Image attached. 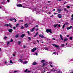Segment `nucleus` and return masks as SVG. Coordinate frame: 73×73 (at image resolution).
<instances>
[{
    "instance_id": "obj_30",
    "label": "nucleus",
    "mask_w": 73,
    "mask_h": 73,
    "mask_svg": "<svg viewBox=\"0 0 73 73\" xmlns=\"http://www.w3.org/2000/svg\"><path fill=\"white\" fill-rule=\"evenodd\" d=\"M65 24H64L63 26V27H62V28L63 29H64V28H65Z\"/></svg>"
},
{
    "instance_id": "obj_44",
    "label": "nucleus",
    "mask_w": 73,
    "mask_h": 73,
    "mask_svg": "<svg viewBox=\"0 0 73 73\" xmlns=\"http://www.w3.org/2000/svg\"><path fill=\"white\" fill-rule=\"evenodd\" d=\"M38 27V25H37L35 26V27Z\"/></svg>"
},
{
    "instance_id": "obj_40",
    "label": "nucleus",
    "mask_w": 73,
    "mask_h": 73,
    "mask_svg": "<svg viewBox=\"0 0 73 73\" xmlns=\"http://www.w3.org/2000/svg\"><path fill=\"white\" fill-rule=\"evenodd\" d=\"M20 44H21V42L20 41L18 42V45H20Z\"/></svg>"
},
{
    "instance_id": "obj_42",
    "label": "nucleus",
    "mask_w": 73,
    "mask_h": 73,
    "mask_svg": "<svg viewBox=\"0 0 73 73\" xmlns=\"http://www.w3.org/2000/svg\"><path fill=\"white\" fill-rule=\"evenodd\" d=\"M32 21H36V20L35 19H32Z\"/></svg>"
},
{
    "instance_id": "obj_36",
    "label": "nucleus",
    "mask_w": 73,
    "mask_h": 73,
    "mask_svg": "<svg viewBox=\"0 0 73 73\" xmlns=\"http://www.w3.org/2000/svg\"><path fill=\"white\" fill-rule=\"evenodd\" d=\"M58 25H54V28H56V27H57Z\"/></svg>"
},
{
    "instance_id": "obj_7",
    "label": "nucleus",
    "mask_w": 73,
    "mask_h": 73,
    "mask_svg": "<svg viewBox=\"0 0 73 73\" xmlns=\"http://www.w3.org/2000/svg\"><path fill=\"white\" fill-rule=\"evenodd\" d=\"M58 17L59 18H61L62 17V15L60 14L58 15Z\"/></svg>"
},
{
    "instance_id": "obj_14",
    "label": "nucleus",
    "mask_w": 73,
    "mask_h": 73,
    "mask_svg": "<svg viewBox=\"0 0 73 73\" xmlns=\"http://www.w3.org/2000/svg\"><path fill=\"white\" fill-rule=\"evenodd\" d=\"M62 9H58L57 10V12H60V11H62Z\"/></svg>"
},
{
    "instance_id": "obj_37",
    "label": "nucleus",
    "mask_w": 73,
    "mask_h": 73,
    "mask_svg": "<svg viewBox=\"0 0 73 73\" xmlns=\"http://www.w3.org/2000/svg\"><path fill=\"white\" fill-rule=\"evenodd\" d=\"M57 71V70H53V69H52L51 70V72H52V71Z\"/></svg>"
},
{
    "instance_id": "obj_53",
    "label": "nucleus",
    "mask_w": 73,
    "mask_h": 73,
    "mask_svg": "<svg viewBox=\"0 0 73 73\" xmlns=\"http://www.w3.org/2000/svg\"><path fill=\"white\" fill-rule=\"evenodd\" d=\"M35 54H36V56H38V54H37V53L36 52H35Z\"/></svg>"
},
{
    "instance_id": "obj_48",
    "label": "nucleus",
    "mask_w": 73,
    "mask_h": 73,
    "mask_svg": "<svg viewBox=\"0 0 73 73\" xmlns=\"http://www.w3.org/2000/svg\"><path fill=\"white\" fill-rule=\"evenodd\" d=\"M7 61H5L4 62V63H5V64H7Z\"/></svg>"
},
{
    "instance_id": "obj_6",
    "label": "nucleus",
    "mask_w": 73,
    "mask_h": 73,
    "mask_svg": "<svg viewBox=\"0 0 73 73\" xmlns=\"http://www.w3.org/2000/svg\"><path fill=\"white\" fill-rule=\"evenodd\" d=\"M25 36V34H23L22 35H21L20 36L22 38H23Z\"/></svg>"
},
{
    "instance_id": "obj_24",
    "label": "nucleus",
    "mask_w": 73,
    "mask_h": 73,
    "mask_svg": "<svg viewBox=\"0 0 73 73\" xmlns=\"http://www.w3.org/2000/svg\"><path fill=\"white\" fill-rule=\"evenodd\" d=\"M10 62L11 63V64H14V62H13L12 61V60H10Z\"/></svg>"
},
{
    "instance_id": "obj_58",
    "label": "nucleus",
    "mask_w": 73,
    "mask_h": 73,
    "mask_svg": "<svg viewBox=\"0 0 73 73\" xmlns=\"http://www.w3.org/2000/svg\"><path fill=\"white\" fill-rule=\"evenodd\" d=\"M51 2V1H48V3H50Z\"/></svg>"
},
{
    "instance_id": "obj_16",
    "label": "nucleus",
    "mask_w": 73,
    "mask_h": 73,
    "mask_svg": "<svg viewBox=\"0 0 73 73\" xmlns=\"http://www.w3.org/2000/svg\"><path fill=\"white\" fill-rule=\"evenodd\" d=\"M44 49H45V50H48V47L44 48Z\"/></svg>"
},
{
    "instance_id": "obj_3",
    "label": "nucleus",
    "mask_w": 73,
    "mask_h": 73,
    "mask_svg": "<svg viewBox=\"0 0 73 73\" xmlns=\"http://www.w3.org/2000/svg\"><path fill=\"white\" fill-rule=\"evenodd\" d=\"M17 7H23V5H22L21 4H18L17 5Z\"/></svg>"
},
{
    "instance_id": "obj_18",
    "label": "nucleus",
    "mask_w": 73,
    "mask_h": 73,
    "mask_svg": "<svg viewBox=\"0 0 73 73\" xmlns=\"http://www.w3.org/2000/svg\"><path fill=\"white\" fill-rule=\"evenodd\" d=\"M68 39L67 38L66 39H64V42H65V41H68Z\"/></svg>"
},
{
    "instance_id": "obj_51",
    "label": "nucleus",
    "mask_w": 73,
    "mask_h": 73,
    "mask_svg": "<svg viewBox=\"0 0 73 73\" xmlns=\"http://www.w3.org/2000/svg\"><path fill=\"white\" fill-rule=\"evenodd\" d=\"M7 1L9 3V2H10V0H7Z\"/></svg>"
},
{
    "instance_id": "obj_55",
    "label": "nucleus",
    "mask_w": 73,
    "mask_h": 73,
    "mask_svg": "<svg viewBox=\"0 0 73 73\" xmlns=\"http://www.w3.org/2000/svg\"><path fill=\"white\" fill-rule=\"evenodd\" d=\"M65 24H66V25H68V23H65Z\"/></svg>"
},
{
    "instance_id": "obj_1",
    "label": "nucleus",
    "mask_w": 73,
    "mask_h": 73,
    "mask_svg": "<svg viewBox=\"0 0 73 73\" xmlns=\"http://www.w3.org/2000/svg\"><path fill=\"white\" fill-rule=\"evenodd\" d=\"M46 32L47 33H49V32H50V33H52V30L50 29H46Z\"/></svg>"
},
{
    "instance_id": "obj_41",
    "label": "nucleus",
    "mask_w": 73,
    "mask_h": 73,
    "mask_svg": "<svg viewBox=\"0 0 73 73\" xmlns=\"http://www.w3.org/2000/svg\"><path fill=\"white\" fill-rule=\"evenodd\" d=\"M14 20L15 21V22H16V21H17V20H16L15 18H14Z\"/></svg>"
},
{
    "instance_id": "obj_22",
    "label": "nucleus",
    "mask_w": 73,
    "mask_h": 73,
    "mask_svg": "<svg viewBox=\"0 0 73 73\" xmlns=\"http://www.w3.org/2000/svg\"><path fill=\"white\" fill-rule=\"evenodd\" d=\"M4 26H5V27H6V26L7 27H8L9 26V25H8V24H5L4 25Z\"/></svg>"
},
{
    "instance_id": "obj_43",
    "label": "nucleus",
    "mask_w": 73,
    "mask_h": 73,
    "mask_svg": "<svg viewBox=\"0 0 73 73\" xmlns=\"http://www.w3.org/2000/svg\"><path fill=\"white\" fill-rule=\"evenodd\" d=\"M4 39H6L7 38V37H6V36H5L4 38Z\"/></svg>"
},
{
    "instance_id": "obj_15",
    "label": "nucleus",
    "mask_w": 73,
    "mask_h": 73,
    "mask_svg": "<svg viewBox=\"0 0 73 73\" xmlns=\"http://www.w3.org/2000/svg\"><path fill=\"white\" fill-rule=\"evenodd\" d=\"M37 64V63L35 62H34L33 63V65H36Z\"/></svg>"
},
{
    "instance_id": "obj_54",
    "label": "nucleus",
    "mask_w": 73,
    "mask_h": 73,
    "mask_svg": "<svg viewBox=\"0 0 73 73\" xmlns=\"http://www.w3.org/2000/svg\"><path fill=\"white\" fill-rule=\"evenodd\" d=\"M16 72H17V71H15L14 73H16Z\"/></svg>"
},
{
    "instance_id": "obj_4",
    "label": "nucleus",
    "mask_w": 73,
    "mask_h": 73,
    "mask_svg": "<svg viewBox=\"0 0 73 73\" xmlns=\"http://www.w3.org/2000/svg\"><path fill=\"white\" fill-rule=\"evenodd\" d=\"M8 31L10 33H12V31H13V30L12 29H8Z\"/></svg>"
},
{
    "instance_id": "obj_31",
    "label": "nucleus",
    "mask_w": 73,
    "mask_h": 73,
    "mask_svg": "<svg viewBox=\"0 0 73 73\" xmlns=\"http://www.w3.org/2000/svg\"><path fill=\"white\" fill-rule=\"evenodd\" d=\"M21 29H24V27L23 26L21 27Z\"/></svg>"
},
{
    "instance_id": "obj_64",
    "label": "nucleus",
    "mask_w": 73,
    "mask_h": 73,
    "mask_svg": "<svg viewBox=\"0 0 73 73\" xmlns=\"http://www.w3.org/2000/svg\"><path fill=\"white\" fill-rule=\"evenodd\" d=\"M71 17H73V14L72 15Z\"/></svg>"
},
{
    "instance_id": "obj_59",
    "label": "nucleus",
    "mask_w": 73,
    "mask_h": 73,
    "mask_svg": "<svg viewBox=\"0 0 73 73\" xmlns=\"http://www.w3.org/2000/svg\"><path fill=\"white\" fill-rule=\"evenodd\" d=\"M61 26V25H60L59 24L58 25V27H60V26Z\"/></svg>"
},
{
    "instance_id": "obj_49",
    "label": "nucleus",
    "mask_w": 73,
    "mask_h": 73,
    "mask_svg": "<svg viewBox=\"0 0 73 73\" xmlns=\"http://www.w3.org/2000/svg\"><path fill=\"white\" fill-rule=\"evenodd\" d=\"M67 8H70V6H67Z\"/></svg>"
},
{
    "instance_id": "obj_45",
    "label": "nucleus",
    "mask_w": 73,
    "mask_h": 73,
    "mask_svg": "<svg viewBox=\"0 0 73 73\" xmlns=\"http://www.w3.org/2000/svg\"><path fill=\"white\" fill-rule=\"evenodd\" d=\"M23 48H26V46H25V45H23Z\"/></svg>"
},
{
    "instance_id": "obj_57",
    "label": "nucleus",
    "mask_w": 73,
    "mask_h": 73,
    "mask_svg": "<svg viewBox=\"0 0 73 73\" xmlns=\"http://www.w3.org/2000/svg\"><path fill=\"white\" fill-rule=\"evenodd\" d=\"M52 39L54 40H55V38H52Z\"/></svg>"
},
{
    "instance_id": "obj_2",
    "label": "nucleus",
    "mask_w": 73,
    "mask_h": 73,
    "mask_svg": "<svg viewBox=\"0 0 73 73\" xmlns=\"http://www.w3.org/2000/svg\"><path fill=\"white\" fill-rule=\"evenodd\" d=\"M37 50V48H36L35 47L33 49L31 50V52H34L35 50Z\"/></svg>"
},
{
    "instance_id": "obj_61",
    "label": "nucleus",
    "mask_w": 73,
    "mask_h": 73,
    "mask_svg": "<svg viewBox=\"0 0 73 73\" xmlns=\"http://www.w3.org/2000/svg\"><path fill=\"white\" fill-rule=\"evenodd\" d=\"M50 66L51 67H53V65H52L51 64L50 65Z\"/></svg>"
},
{
    "instance_id": "obj_19",
    "label": "nucleus",
    "mask_w": 73,
    "mask_h": 73,
    "mask_svg": "<svg viewBox=\"0 0 73 73\" xmlns=\"http://www.w3.org/2000/svg\"><path fill=\"white\" fill-rule=\"evenodd\" d=\"M38 33L37 32V33H36V35H34V37H36V36H37V35H38Z\"/></svg>"
},
{
    "instance_id": "obj_32",
    "label": "nucleus",
    "mask_w": 73,
    "mask_h": 73,
    "mask_svg": "<svg viewBox=\"0 0 73 73\" xmlns=\"http://www.w3.org/2000/svg\"><path fill=\"white\" fill-rule=\"evenodd\" d=\"M28 39H29V40L30 41L31 40V37H28Z\"/></svg>"
},
{
    "instance_id": "obj_26",
    "label": "nucleus",
    "mask_w": 73,
    "mask_h": 73,
    "mask_svg": "<svg viewBox=\"0 0 73 73\" xmlns=\"http://www.w3.org/2000/svg\"><path fill=\"white\" fill-rule=\"evenodd\" d=\"M69 39H70V40H72V39H73V38L72 37H70Z\"/></svg>"
},
{
    "instance_id": "obj_46",
    "label": "nucleus",
    "mask_w": 73,
    "mask_h": 73,
    "mask_svg": "<svg viewBox=\"0 0 73 73\" xmlns=\"http://www.w3.org/2000/svg\"><path fill=\"white\" fill-rule=\"evenodd\" d=\"M9 44V42H7V45H8Z\"/></svg>"
},
{
    "instance_id": "obj_21",
    "label": "nucleus",
    "mask_w": 73,
    "mask_h": 73,
    "mask_svg": "<svg viewBox=\"0 0 73 73\" xmlns=\"http://www.w3.org/2000/svg\"><path fill=\"white\" fill-rule=\"evenodd\" d=\"M19 34H17V35H16L15 36V37L16 38H17V37H19Z\"/></svg>"
},
{
    "instance_id": "obj_60",
    "label": "nucleus",
    "mask_w": 73,
    "mask_h": 73,
    "mask_svg": "<svg viewBox=\"0 0 73 73\" xmlns=\"http://www.w3.org/2000/svg\"><path fill=\"white\" fill-rule=\"evenodd\" d=\"M31 71H28V72L29 73H31Z\"/></svg>"
},
{
    "instance_id": "obj_20",
    "label": "nucleus",
    "mask_w": 73,
    "mask_h": 73,
    "mask_svg": "<svg viewBox=\"0 0 73 73\" xmlns=\"http://www.w3.org/2000/svg\"><path fill=\"white\" fill-rule=\"evenodd\" d=\"M34 29H35V27H33L32 30L31 31V32H33L34 31Z\"/></svg>"
},
{
    "instance_id": "obj_34",
    "label": "nucleus",
    "mask_w": 73,
    "mask_h": 73,
    "mask_svg": "<svg viewBox=\"0 0 73 73\" xmlns=\"http://www.w3.org/2000/svg\"><path fill=\"white\" fill-rule=\"evenodd\" d=\"M27 33H28L29 35H31V33H30L29 32V31H27Z\"/></svg>"
},
{
    "instance_id": "obj_13",
    "label": "nucleus",
    "mask_w": 73,
    "mask_h": 73,
    "mask_svg": "<svg viewBox=\"0 0 73 73\" xmlns=\"http://www.w3.org/2000/svg\"><path fill=\"white\" fill-rule=\"evenodd\" d=\"M60 39L62 40H64V38H62V35H60Z\"/></svg>"
},
{
    "instance_id": "obj_50",
    "label": "nucleus",
    "mask_w": 73,
    "mask_h": 73,
    "mask_svg": "<svg viewBox=\"0 0 73 73\" xmlns=\"http://www.w3.org/2000/svg\"><path fill=\"white\" fill-rule=\"evenodd\" d=\"M64 11H66V9L65 8L64 9Z\"/></svg>"
},
{
    "instance_id": "obj_12",
    "label": "nucleus",
    "mask_w": 73,
    "mask_h": 73,
    "mask_svg": "<svg viewBox=\"0 0 73 73\" xmlns=\"http://www.w3.org/2000/svg\"><path fill=\"white\" fill-rule=\"evenodd\" d=\"M25 28H28V27H29L27 23L25 24Z\"/></svg>"
},
{
    "instance_id": "obj_23",
    "label": "nucleus",
    "mask_w": 73,
    "mask_h": 73,
    "mask_svg": "<svg viewBox=\"0 0 73 73\" xmlns=\"http://www.w3.org/2000/svg\"><path fill=\"white\" fill-rule=\"evenodd\" d=\"M41 62H42V63H44V62H45V60H41Z\"/></svg>"
},
{
    "instance_id": "obj_29",
    "label": "nucleus",
    "mask_w": 73,
    "mask_h": 73,
    "mask_svg": "<svg viewBox=\"0 0 73 73\" xmlns=\"http://www.w3.org/2000/svg\"><path fill=\"white\" fill-rule=\"evenodd\" d=\"M65 46L64 44H62L61 45V47H64Z\"/></svg>"
},
{
    "instance_id": "obj_62",
    "label": "nucleus",
    "mask_w": 73,
    "mask_h": 73,
    "mask_svg": "<svg viewBox=\"0 0 73 73\" xmlns=\"http://www.w3.org/2000/svg\"><path fill=\"white\" fill-rule=\"evenodd\" d=\"M66 2L65 1L64 3V4H65L66 3Z\"/></svg>"
},
{
    "instance_id": "obj_17",
    "label": "nucleus",
    "mask_w": 73,
    "mask_h": 73,
    "mask_svg": "<svg viewBox=\"0 0 73 73\" xmlns=\"http://www.w3.org/2000/svg\"><path fill=\"white\" fill-rule=\"evenodd\" d=\"M28 63V61H25L23 63V64H27Z\"/></svg>"
},
{
    "instance_id": "obj_33",
    "label": "nucleus",
    "mask_w": 73,
    "mask_h": 73,
    "mask_svg": "<svg viewBox=\"0 0 73 73\" xmlns=\"http://www.w3.org/2000/svg\"><path fill=\"white\" fill-rule=\"evenodd\" d=\"M19 23L17 24L16 25V27H18V26H19Z\"/></svg>"
},
{
    "instance_id": "obj_9",
    "label": "nucleus",
    "mask_w": 73,
    "mask_h": 73,
    "mask_svg": "<svg viewBox=\"0 0 73 73\" xmlns=\"http://www.w3.org/2000/svg\"><path fill=\"white\" fill-rule=\"evenodd\" d=\"M48 63H47V62H44V63L43 64V66H45V65H47V64Z\"/></svg>"
},
{
    "instance_id": "obj_35",
    "label": "nucleus",
    "mask_w": 73,
    "mask_h": 73,
    "mask_svg": "<svg viewBox=\"0 0 73 73\" xmlns=\"http://www.w3.org/2000/svg\"><path fill=\"white\" fill-rule=\"evenodd\" d=\"M27 71H28V69H26V70L25 71V73H26V72H27Z\"/></svg>"
},
{
    "instance_id": "obj_52",
    "label": "nucleus",
    "mask_w": 73,
    "mask_h": 73,
    "mask_svg": "<svg viewBox=\"0 0 73 73\" xmlns=\"http://www.w3.org/2000/svg\"><path fill=\"white\" fill-rule=\"evenodd\" d=\"M16 27H13V29H16Z\"/></svg>"
},
{
    "instance_id": "obj_39",
    "label": "nucleus",
    "mask_w": 73,
    "mask_h": 73,
    "mask_svg": "<svg viewBox=\"0 0 73 73\" xmlns=\"http://www.w3.org/2000/svg\"><path fill=\"white\" fill-rule=\"evenodd\" d=\"M21 22H23V20H21L19 21V22L20 23Z\"/></svg>"
},
{
    "instance_id": "obj_5",
    "label": "nucleus",
    "mask_w": 73,
    "mask_h": 73,
    "mask_svg": "<svg viewBox=\"0 0 73 73\" xmlns=\"http://www.w3.org/2000/svg\"><path fill=\"white\" fill-rule=\"evenodd\" d=\"M52 45L57 48H59V46H57V45H56L55 44H52Z\"/></svg>"
},
{
    "instance_id": "obj_25",
    "label": "nucleus",
    "mask_w": 73,
    "mask_h": 73,
    "mask_svg": "<svg viewBox=\"0 0 73 73\" xmlns=\"http://www.w3.org/2000/svg\"><path fill=\"white\" fill-rule=\"evenodd\" d=\"M13 20H14V18H10V21H13Z\"/></svg>"
},
{
    "instance_id": "obj_47",
    "label": "nucleus",
    "mask_w": 73,
    "mask_h": 73,
    "mask_svg": "<svg viewBox=\"0 0 73 73\" xmlns=\"http://www.w3.org/2000/svg\"><path fill=\"white\" fill-rule=\"evenodd\" d=\"M50 64V65H51V64H52V62H49Z\"/></svg>"
},
{
    "instance_id": "obj_27",
    "label": "nucleus",
    "mask_w": 73,
    "mask_h": 73,
    "mask_svg": "<svg viewBox=\"0 0 73 73\" xmlns=\"http://www.w3.org/2000/svg\"><path fill=\"white\" fill-rule=\"evenodd\" d=\"M9 26L10 28H12V26L11 25V23L9 24Z\"/></svg>"
},
{
    "instance_id": "obj_38",
    "label": "nucleus",
    "mask_w": 73,
    "mask_h": 73,
    "mask_svg": "<svg viewBox=\"0 0 73 73\" xmlns=\"http://www.w3.org/2000/svg\"><path fill=\"white\" fill-rule=\"evenodd\" d=\"M13 40H12V39H11L10 41V42H13Z\"/></svg>"
},
{
    "instance_id": "obj_8",
    "label": "nucleus",
    "mask_w": 73,
    "mask_h": 73,
    "mask_svg": "<svg viewBox=\"0 0 73 73\" xmlns=\"http://www.w3.org/2000/svg\"><path fill=\"white\" fill-rule=\"evenodd\" d=\"M0 4H3L4 5L5 4H7V3H6V2H5L4 1L3 2L1 3Z\"/></svg>"
},
{
    "instance_id": "obj_63",
    "label": "nucleus",
    "mask_w": 73,
    "mask_h": 73,
    "mask_svg": "<svg viewBox=\"0 0 73 73\" xmlns=\"http://www.w3.org/2000/svg\"><path fill=\"white\" fill-rule=\"evenodd\" d=\"M38 13H39L38 12H37V13H36V15H38Z\"/></svg>"
},
{
    "instance_id": "obj_11",
    "label": "nucleus",
    "mask_w": 73,
    "mask_h": 73,
    "mask_svg": "<svg viewBox=\"0 0 73 73\" xmlns=\"http://www.w3.org/2000/svg\"><path fill=\"white\" fill-rule=\"evenodd\" d=\"M39 36L40 37H41V38H43L44 37V36L42 35L41 34L39 35Z\"/></svg>"
},
{
    "instance_id": "obj_56",
    "label": "nucleus",
    "mask_w": 73,
    "mask_h": 73,
    "mask_svg": "<svg viewBox=\"0 0 73 73\" xmlns=\"http://www.w3.org/2000/svg\"><path fill=\"white\" fill-rule=\"evenodd\" d=\"M36 41L37 42H38V43L39 42V41H38V40H37Z\"/></svg>"
},
{
    "instance_id": "obj_28",
    "label": "nucleus",
    "mask_w": 73,
    "mask_h": 73,
    "mask_svg": "<svg viewBox=\"0 0 73 73\" xmlns=\"http://www.w3.org/2000/svg\"><path fill=\"white\" fill-rule=\"evenodd\" d=\"M19 61L20 62H23V60L21 59H19Z\"/></svg>"
},
{
    "instance_id": "obj_10",
    "label": "nucleus",
    "mask_w": 73,
    "mask_h": 73,
    "mask_svg": "<svg viewBox=\"0 0 73 73\" xmlns=\"http://www.w3.org/2000/svg\"><path fill=\"white\" fill-rule=\"evenodd\" d=\"M73 27L72 26H70V27H67V30H68V29H70L71 28H72Z\"/></svg>"
}]
</instances>
